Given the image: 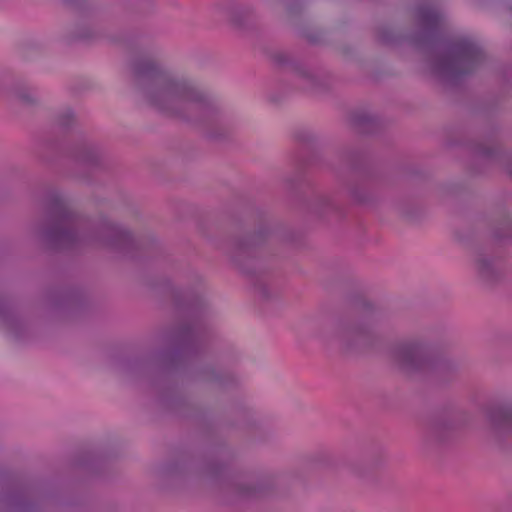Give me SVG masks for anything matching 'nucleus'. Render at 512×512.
<instances>
[{"mask_svg":"<svg viewBox=\"0 0 512 512\" xmlns=\"http://www.w3.org/2000/svg\"><path fill=\"white\" fill-rule=\"evenodd\" d=\"M73 120V113L70 110L65 111L59 116V124L63 127H68Z\"/></svg>","mask_w":512,"mask_h":512,"instance_id":"10","label":"nucleus"},{"mask_svg":"<svg viewBox=\"0 0 512 512\" xmlns=\"http://www.w3.org/2000/svg\"><path fill=\"white\" fill-rule=\"evenodd\" d=\"M477 270L481 277L487 280L492 278V276L494 275V266L492 262L485 257H480L477 260Z\"/></svg>","mask_w":512,"mask_h":512,"instance_id":"8","label":"nucleus"},{"mask_svg":"<svg viewBox=\"0 0 512 512\" xmlns=\"http://www.w3.org/2000/svg\"><path fill=\"white\" fill-rule=\"evenodd\" d=\"M491 420L498 425H506L512 421V406L496 408L491 413Z\"/></svg>","mask_w":512,"mask_h":512,"instance_id":"7","label":"nucleus"},{"mask_svg":"<svg viewBox=\"0 0 512 512\" xmlns=\"http://www.w3.org/2000/svg\"><path fill=\"white\" fill-rule=\"evenodd\" d=\"M485 59L481 47L468 38L454 41L434 65L442 79H455L473 72Z\"/></svg>","mask_w":512,"mask_h":512,"instance_id":"3","label":"nucleus"},{"mask_svg":"<svg viewBox=\"0 0 512 512\" xmlns=\"http://www.w3.org/2000/svg\"><path fill=\"white\" fill-rule=\"evenodd\" d=\"M504 228H505L506 232L505 233H499L497 236L499 238H503V237H510V238H512V220L508 221L505 224Z\"/></svg>","mask_w":512,"mask_h":512,"instance_id":"11","label":"nucleus"},{"mask_svg":"<svg viewBox=\"0 0 512 512\" xmlns=\"http://www.w3.org/2000/svg\"><path fill=\"white\" fill-rule=\"evenodd\" d=\"M132 71L145 101L159 112L195 122L210 117V104L188 80L174 77L150 58L135 61Z\"/></svg>","mask_w":512,"mask_h":512,"instance_id":"1","label":"nucleus"},{"mask_svg":"<svg viewBox=\"0 0 512 512\" xmlns=\"http://www.w3.org/2000/svg\"><path fill=\"white\" fill-rule=\"evenodd\" d=\"M390 358L396 366L407 372L422 370L431 364L427 347L416 340L394 345L390 350Z\"/></svg>","mask_w":512,"mask_h":512,"instance_id":"4","label":"nucleus"},{"mask_svg":"<svg viewBox=\"0 0 512 512\" xmlns=\"http://www.w3.org/2000/svg\"><path fill=\"white\" fill-rule=\"evenodd\" d=\"M47 211L48 227L40 233L43 240L53 248H71L82 243H91L103 248L122 250L131 243L130 233L110 221L105 220L92 231H87L85 221L73 213L58 194L50 196Z\"/></svg>","mask_w":512,"mask_h":512,"instance_id":"2","label":"nucleus"},{"mask_svg":"<svg viewBox=\"0 0 512 512\" xmlns=\"http://www.w3.org/2000/svg\"><path fill=\"white\" fill-rule=\"evenodd\" d=\"M507 172L512 176V160L510 161V163L507 165Z\"/></svg>","mask_w":512,"mask_h":512,"instance_id":"12","label":"nucleus"},{"mask_svg":"<svg viewBox=\"0 0 512 512\" xmlns=\"http://www.w3.org/2000/svg\"><path fill=\"white\" fill-rule=\"evenodd\" d=\"M239 493L241 495H249V494H251L250 490H248V489H242Z\"/></svg>","mask_w":512,"mask_h":512,"instance_id":"13","label":"nucleus"},{"mask_svg":"<svg viewBox=\"0 0 512 512\" xmlns=\"http://www.w3.org/2000/svg\"><path fill=\"white\" fill-rule=\"evenodd\" d=\"M186 334H187V332H186V331H183V333H182V337H186Z\"/></svg>","mask_w":512,"mask_h":512,"instance_id":"14","label":"nucleus"},{"mask_svg":"<svg viewBox=\"0 0 512 512\" xmlns=\"http://www.w3.org/2000/svg\"><path fill=\"white\" fill-rule=\"evenodd\" d=\"M416 17L418 23L427 29H434L441 20L440 13L434 8L428 6L418 7Z\"/></svg>","mask_w":512,"mask_h":512,"instance_id":"5","label":"nucleus"},{"mask_svg":"<svg viewBox=\"0 0 512 512\" xmlns=\"http://www.w3.org/2000/svg\"><path fill=\"white\" fill-rule=\"evenodd\" d=\"M98 160V154L93 150H88L80 156V161L84 164L93 165Z\"/></svg>","mask_w":512,"mask_h":512,"instance_id":"9","label":"nucleus"},{"mask_svg":"<svg viewBox=\"0 0 512 512\" xmlns=\"http://www.w3.org/2000/svg\"><path fill=\"white\" fill-rule=\"evenodd\" d=\"M337 337L344 348H349L354 343H364L366 332L362 328H345L338 332Z\"/></svg>","mask_w":512,"mask_h":512,"instance_id":"6","label":"nucleus"}]
</instances>
